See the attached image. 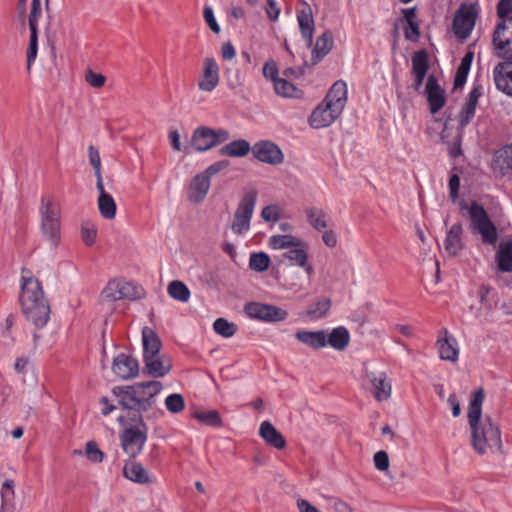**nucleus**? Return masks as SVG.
Returning <instances> with one entry per match:
<instances>
[{
    "label": "nucleus",
    "instance_id": "dca6fc26",
    "mask_svg": "<svg viewBox=\"0 0 512 512\" xmlns=\"http://www.w3.org/2000/svg\"><path fill=\"white\" fill-rule=\"evenodd\" d=\"M425 94L429 104L430 112L436 114L446 103L445 92L438 83L435 75L431 74L427 78Z\"/></svg>",
    "mask_w": 512,
    "mask_h": 512
},
{
    "label": "nucleus",
    "instance_id": "7ed1b4c3",
    "mask_svg": "<svg viewBox=\"0 0 512 512\" xmlns=\"http://www.w3.org/2000/svg\"><path fill=\"white\" fill-rule=\"evenodd\" d=\"M347 84L336 81L322 102L312 111L308 118L309 125L314 129L332 125L342 114L347 103Z\"/></svg>",
    "mask_w": 512,
    "mask_h": 512
},
{
    "label": "nucleus",
    "instance_id": "473e14b6",
    "mask_svg": "<svg viewBox=\"0 0 512 512\" xmlns=\"http://www.w3.org/2000/svg\"><path fill=\"white\" fill-rule=\"evenodd\" d=\"M497 268L501 272H512V240L501 241L496 253Z\"/></svg>",
    "mask_w": 512,
    "mask_h": 512
},
{
    "label": "nucleus",
    "instance_id": "423d86ee",
    "mask_svg": "<svg viewBox=\"0 0 512 512\" xmlns=\"http://www.w3.org/2000/svg\"><path fill=\"white\" fill-rule=\"evenodd\" d=\"M230 138V133L224 128L213 129L207 126L196 128L191 137V145L195 151L205 152L220 145Z\"/></svg>",
    "mask_w": 512,
    "mask_h": 512
},
{
    "label": "nucleus",
    "instance_id": "09e8293b",
    "mask_svg": "<svg viewBox=\"0 0 512 512\" xmlns=\"http://www.w3.org/2000/svg\"><path fill=\"white\" fill-rule=\"evenodd\" d=\"M330 306V300L327 298H322L307 310V314L313 318H321L326 315L330 309Z\"/></svg>",
    "mask_w": 512,
    "mask_h": 512
},
{
    "label": "nucleus",
    "instance_id": "f03ea898",
    "mask_svg": "<svg viewBox=\"0 0 512 512\" xmlns=\"http://www.w3.org/2000/svg\"><path fill=\"white\" fill-rule=\"evenodd\" d=\"M19 302L22 313L35 329H41L48 323L51 308L44 296L42 285L28 269L21 271Z\"/></svg>",
    "mask_w": 512,
    "mask_h": 512
},
{
    "label": "nucleus",
    "instance_id": "680f3d73",
    "mask_svg": "<svg viewBox=\"0 0 512 512\" xmlns=\"http://www.w3.org/2000/svg\"><path fill=\"white\" fill-rule=\"evenodd\" d=\"M405 38L410 41H417L420 36L419 23L411 22L407 24L404 30Z\"/></svg>",
    "mask_w": 512,
    "mask_h": 512
},
{
    "label": "nucleus",
    "instance_id": "2f4dec72",
    "mask_svg": "<svg viewBox=\"0 0 512 512\" xmlns=\"http://www.w3.org/2000/svg\"><path fill=\"white\" fill-rule=\"evenodd\" d=\"M297 20L302 37L306 41L307 45L311 46L314 33V19L310 8L298 11Z\"/></svg>",
    "mask_w": 512,
    "mask_h": 512
},
{
    "label": "nucleus",
    "instance_id": "f8f14e48",
    "mask_svg": "<svg viewBox=\"0 0 512 512\" xmlns=\"http://www.w3.org/2000/svg\"><path fill=\"white\" fill-rule=\"evenodd\" d=\"M247 317L262 322H280L288 317V312L272 304L249 302L244 306Z\"/></svg>",
    "mask_w": 512,
    "mask_h": 512
},
{
    "label": "nucleus",
    "instance_id": "37998d69",
    "mask_svg": "<svg viewBox=\"0 0 512 512\" xmlns=\"http://www.w3.org/2000/svg\"><path fill=\"white\" fill-rule=\"evenodd\" d=\"M300 244V240L292 235H273L269 239V246L272 249H290L292 246Z\"/></svg>",
    "mask_w": 512,
    "mask_h": 512
},
{
    "label": "nucleus",
    "instance_id": "a878e982",
    "mask_svg": "<svg viewBox=\"0 0 512 512\" xmlns=\"http://www.w3.org/2000/svg\"><path fill=\"white\" fill-rule=\"evenodd\" d=\"M483 94L481 85H474L460 114V124L466 126L473 119L479 98Z\"/></svg>",
    "mask_w": 512,
    "mask_h": 512
},
{
    "label": "nucleus",
    "instance_id": "0eeeda50",
    "mask_svg": "<svg viewBox=\"0 0 512 512\" xmlns=\"http://www.w3.org/2000/svg\"><path fill=\"white\" fill-rule=\"evenodd\" d=\"M256 200L257 191L254 189L249 190L242 197L231 223V229L235 234L244 235L249 231Z\"/></svg>",
    "mask_w": 512,
    "mask_h": 512
},
{
    "label": "nucleus",
    "instance_id": "5fc2aeb1",
    "mask_svg": "<svg viewBox=\"0 0 512 512\" xmlns=\"http://www.w3.org/2000/svg\"><path fill=\"white\" fill-rule=\"evenodd\" d=\"M203 18L208 27L216 34H219L221 31L220 25L218 24L214 11L211 6H205L203 10Z\"/></svg>",
    "mask_w": 512,
    "mask_h": 512
},
{
    "label": "nucleus",
    "instance_id": "58836bf2",
    "mask_svg": "<svg viewBox=\"0 0 512 512\" xmlns=\"http://www.w3.org/2000/svg\"><path fill=\"white\" fill-rule=\"evenodd\" d=\"M167 293L172 299L182 303H187L191 297V292L187 285L179 280L169 283Z\"/></svg>",
    "mask_w": 512,
    "mask_h": 512
},
{
    "label": "nucleus",
    "instance_id": "69168bd1",
    "mask_svg": "<svg viewBox=\"0 0 512 512\" xmlns=\"http://www.w3.org/2000/svg\"><path fill=\"white\" fill-rule=\"evenodd\" d=\"M459 187L460 178L457 174H453L449 179V190L452 199H456L458 197Z\"/></svg>",
    "mask_w": 512,
    "mask_h": 512
},
{
    "label": "nucleus",
    "instance_id": "864d4df0",
    "mask_svg": "<svg viewBox=\"0 0 512 512\" xmlns=\"http://www.w3.org/2000/svg\"><path fill=\"white\" fill-rule=\"evenodd\" d=\"M86 82L93 88H102L106 83V77L101 73H96L93 70H87L85 74Z\"/></svg>",
    "mask_w": 512,
    "mask_h": 512
},
{
    "label": "nucleus",
    "instance_id": "052dcab7",
    "mask_svg": "<svg viewBox=\"0 0 512 512\" xmlns=\"http://www.w3.org/2000/svg\"><path fill=\"white\" fill-rule=\"evenodd\" d=\"M229 164L230 163L228 160H220L208 166L202 173L211 180V177L213 175L226 169L229 166Z\"/></svg>",
    "mask_w": 512,
    "mask_h": 512
},
{
    "label": "nucleus",
    "instance_id": "ddd939ff",
    "mask_svg": "<svg viewBox=\"0 0 512 512\" xmlns=\"http://www.w3.org/2000/svg\"><path fill=\"white\" fill-rule=\"evenodd\" d=\"M252 153L258 161L270 165L281 164L284 160V155L279 146L269 140L256 142L252 146Z\"/></svg>",
    "mask_w": 512,
    "mask_h": 512
},
{
    "label": "nucleus",
    "instance_id": "6ab92c4d",
    "mask_svg": "<svg viewBox=\"0 0 512 512\" xmlns=\"http://www.w3.org/2000/svg\"><path fill=\"white\" fill-rule=\"evenodd\" d=\"M429 70V58L425 50L416 51L412 56L413 88L419 91Z\"/></svg>",
    "mask_w": 512,
    "mask_h": 512
},
{
    "label": "nucleus",
    "instance_id": "4468645a",
    "mask_svg": "<svg viewBox=\"0 0 512 512\" xmlns=\"http://www.w3.org/2000/svg\"><path fill=\"white\" fill-rule=\"evenodd\" d=\"M220 81L219 65L214 58H206L203 61L202 73L198 78V88L203 92H212Z\"/></svg>",
    "mask_w": 512,
    "mask_h": 512
},
{
    "label": "nucleus",
    "instance_id": "4d7b16f0",
    "mask_svg": "<svg viewBox=\"0 0 512 512\" xmlns=\"http://www.w3.org/2000/svg\"><path fill=\"white\" fill-rule=\"evenodd\" d=\"M261 217L265 221H277L281 217L280 208L277 205H268L264 207L261 211Z\"/></svg>",
    "mask_w": 512,
    "mask_h": 512
},
{
    "label": "nucleus",
    "instance_id": "3c124183",
    "mask_svg": "<svg viewBox=\"0 0 512 512\" xmlns=\"http://www.w3.org/2000/svg\"><path fill=\"white\" fill-rule=\"evenodd\" d=\"M38 52V35L36 29H30L29 46L27 49V68L30 69L35 61Z\"/></svg>",
    "mask_w": 512,
    "mask_h": 512
},
{
    "label": "nucleus",
    "instance_id": "e433bc0d",
    "mask_svg": "<svg viewBox=\"0 0 512 512\" xmlns=\"http://www.w3.org/2000/svg\"><path fill=\"white\" fill-rule=\"evenodd\" d=\"M308 223L317 231H322L328 226L326 212L318 207H310L305 210Z\"/></svg>",
    "mask_w": 512,
    "mask_h": 512
},
{
    "label": "nucleus",
    "instance_id": "72a5a7b5",
    "mask_svg": "<svg viewBox=\"0 0 512 512\" xmlns=\"http://www.w3.org/2000/svg\"><path fill=\"white\" fill-rule=\"evenodd\" d=\"M250 151H252L250 143L245 139H238L224 145L219 153L228 157H245Z\"/></svg>",
    "mask_w": 512,
    "mask_h": 512
},
{
    "label": "nucleus",
    "instance_id": "0e129e2a",
    "mask_svg": "<svg viewBox=\"0 0 512 512\" xmlns=\"http://www.w3.org/2000/svg\"><path fill=\"white\" fill-rule=\"evenodd\" d=\"M266 14L271 21L275 22L278 20L280 8L275 0H267Z\"/></svg>",
    "mask_w": 512,
    "mask_h": 512
},
{
    "label": "nucleus",
    "instance_id": "2eb2a0df",
    "mask_svg": "<svg viewBox=\"0 0 512 512\" xmlns=\"http://www.w3.org/2000/svg\"><path fill=\"white\" fill-rule=\"evenodd\" d=\"M101 295L108 301H117L125 298L133 299L138 297L135 286L132 283L122 280H112L108 282Z\"/></svg>",
    "mask_w": 512,
    "mask_h": 512
},
{
    "label": "nucleus",
    "instance_id": "393cba45",
    "mask_svg": "<svg viewBox=\"0 0 512 512\" xmlns=\"http://www.w3.org/2000/svg\"><path fill=\"white\" fill-rule=\"evenodd\" d=\"M259 435L267 445L275 449L282 450L286 447L285 438L269 421H263L261 423Z\"/></svg>",
    "mask_w": 512,
    "mask_h": 512
},
{
    "label": "nucleus",
    "instance_id": "20e7f679",
    "mask_svg": "<svg viewBox=\"0 0 512 512\" xmlns=\"http://www.w3.org/2000/svg\"><path fill=\"white\" fill-rule=\"evenodd\" d=\"M162 390L159 381L135 383L120 392L114 393L119 397V403L126 409L148 411L153 405V398Z\"/></svg>",
    "mask_w": 512,
    "mask_h": 512
},
{
    "label": "nucleus",
    "instance_id": "9b49d317",
    "mask_svg": "<svg viewBox=\"0 0 512 512\" xmlns=\"http://www.w3.org/2000/svg\"><path fill=\"white\" fill-rule=\"evenodd\" d=\"M478 17V9L473 4H462L453 18V32L460 39H467Z\"/></svg>",
    "mask_w": 512,
    "mask_h": 512
},
{
    "label": "nucleus",
    "instance_id": "bf43d9fd",
    "mask_svg": "<svg viewBox=\"0 0 512 512\" xmlns=\"http://www.w3.org/2000/svg\"><path fill=\"white\" fill-rule=\"evenodd\" d=\"M263 76L266 79H269L275 83V80H278L280 77H278V67L276 62L274 61H267L263 66Z\"/></svg>",
    "mask_w": 512,
    "mask_h": 512
},
{
    "label": "nucleus",
    "instance_id": "bb28decb",
    "mask_svg": "<svg viewBox=\"0 0 512 512\" xmlns=\"http://www.w3.org/2000/svg\"><path fill=\"white\" fill-rule=\"evenodd\" d=\"M144 372L154 378L167 375L171 370L169 360H164L160 355L143 359Z\"/></svg>",
    "mask_w": 512,
    "mask_h": 512
},
{
    "label": "nucleus",
    "instance_id": "a211bd4d",
    "mask_svg": "<svg viewBox=\"0 0 512 512\" xmlns=\"http://www.w3.org/2000/svg\"><path fill=\"white\" fill-rule=\"evenodd\" d=\"M366 377L371 384V393L374 398L381 402L391 396L392 386L385 372H367Z\"/></svg>",
    "mask_w": 512,
    "mask_h": 512
},
{
    "label": "nucleus",
    "instance_id": "de8ad7c7",
    "mask_svg": "<svg viewBox=\"0 0 512 512\" xmlns=\"http://www.w3.org/2000/svg\"><path fill=\"white\" fill-rule=\"evenodd\" d=\"M167 410L173 414L181 412L185 408V401L181 394H170L165 399Z\"/></svg>",
    "mask_w": 512,
    "mask_h": 512
},
{
    "label": "nucleus",
    "instance_id": "79ce46f5",
    "mask_svg": "<svg viewBox=\"0 0 512 512\" xmlns=\"http://www.w3.org/2000/svg\"><path fill=\"white\" fill-rule=\"evenodd\" d=\"M192 417L197 419L199 422L209 426L217 427L221 426L222 420L219 413L216 410H195L192 412Z\"/></svg>",
    "mask_w": 512,
    "mask_h": 512
},
{
    "label": "nucleus",
    "instance_id": "cd10ccee",
    "mask_svg": "<svg viewBox=\"0 0 512 512\" xmlns=\"http://www.w3.org/2000/svg\"><path fill=\"white\" fill-rule=\"evenodd\" d=\"M96 188L99 191L98 209L101 216L108 220L114 219L117 207L113 197L105 191L103 181L101 186L96 183Z\"/></svg>",
    "mask_w": 512,
    "mask_h": 512
},
{
    "label": "nucleus",
    "instance_id": "6e6d98bb",
    "mask_svg": "<svg viewBox=\"0 0 512 512\" xmlns=\"http://www.w3.org/2000/svg\"><path fill=\"white\" fill-rule=\"evenodd\" d=\"M41 15V3L40 0H32L31 3V11L29 14V29H36L37 30V22Z\"/></svg>",
    "mask_w": 512,
    "mask_h": 512
},
{
    "label": "nucleus",
    "instance_id": "13d9d810",
    "mask_svg": "<svg viewBox=\"0 0 512 512\" xmlns=\"http://www.w3.org/2000/svg\"><path fill=\"white\" fill-rule=\"evenodd\" d=\"M375 468L379 471H386L389 468V457L385 451H378L373 457Z\"/></svg>",
    "mask_w": 512,
    "mask_h": 512
},
{
    "label": "nucleus",
    "instance_id": "c03bdc74",
    "mask_svg": "<svg viewBox=\"0 0 512 512\" xmlns=\"http://www.w3.org/2000/svg\"><path fill=\"white\" fill-rule=\"evenodd\" d=\"M213 330L224 338H230L237 332V325L225 318H217L213 323Z\"/></svg>",
    "mask_w": 512,
    "mask_h": 512
},
{
    "label": "nucleus",
    "instance_id": "f3484780",
    "mask_svg": "<svg viewBox=\"0 0 512 512\" xmlns=\"http://www.w3.org/2000/svg\"><path fill=\"white\" fill-rule=\"evenodd\" d=\"M112 371L117 377L127 380L138 375L139 364L136 358L120 353L114 357Z\"/></svg>",
    "mask_w": 512,
    "mask_h": 512
},
{
    "label": "nucleus",
    "instance_id": "6e6552de",
    "mask_svg": "<svg viewBox=\"0 0 512 512\" xmlns=\"http://www.w3.org/2000/svg\"><path fill=\"white\" fill-rule=\"evenodd\" d=\"M469 215L473 229L481 234L483 242L495 244L498 237L497 230L485 209L474 202L470 207Z\"/></svg>",
    "mask_w": 512,
    "mask_h": 512
},
{
    "label": "nucleus",
    "instance_id": "c85d7f7f",
    "mask_svg": "<svg viewBox=\"0 0 512 512\" xmlns=\"http://www.w3.org/2000/svg\"><path fill=\"white\" fill-rule=\"evenodd\" d=\"M282 256L283 258L288 259L292 265L304 268L308 275L312 274L313 268L307 263L308 255L301 241L300 244L288 249V251L283 253Z\"/></svg>",
    "mask_w": 512,
    "mask_h": 512
},
{
    "label": "nucleus",
    "instance_id": "774afa93",
    "mask_svg": "<svg viewBox=\"0 0 512 512\" xmlns=\"http://www.w3.org/2000/svg\"><path fill=\"white\" fill-rule=\"evenodd\" d=\"M297 508L299 512H320V510L305 499L297 500Z\"/></svg>",
    "mask_w": 512,
    "mask_h": 512
},
{
    "label": "nucleus",
    "instance_id": "9d476101",
    "mask_svg": "<svg viewBox=\"0 0 512 512\" xmlns=\"http://www.w3.org/2000/svg\"><path fill=\"white\" fill-rule=\"evenodd\" d=\"M492 36V43L499 58L512 60V17L500 18Z\"/></svg>",
    "mask_w": 512,
    "mask_h": 512
},
{
    "label": "nucleus",
    "instance_id": "4be33fe9",
    "mask_svg": "<svg viewBox=\"0 0 512 512\" xmlns=\"http://www.w3.org/2000/svg\"><path fill=\"white\" fill-rule=\"evenodd\" d=\"M439 356L442 360L455 362L458 360L459 350L457 348L456 339L449 334L446 328L440 332V336L436 342Z\"/></svg>",
    "mask_w": 512,
    "mask_h": 512
},
{
    "label": "nucleus",
    "instance_id": "412c9836",
    "mask_svg": "<svg viewBox=\"0 0 512 512\" xmlns=\"http://www.w3.org/2000/svg\"><path fill=\"white\" fill-rule=\"evenodd\" d=\"M123 476L137 484H152L155 477L139 462L127 461L123 466Z\"/></svg>",
    "mask_w": 512,
    "mask_h": 512
},
{
    "label": "nucleus",
    "instance_id": "5701e85b",
    "mask_svg": "<svg viewBox=\"0 0 512 512\" xmlns=\"http://www.w3.org/2000/svg\"><path fill=\"white\" fill-rule=\"evenodd\" d=\"M211 186V180L202 172L195 175L189 185L188 199L194 204L201 203L207 196Z\"/></svg>",
    "mask_w": 512,
    "mask_h": 512
},
{
    "label": "nucleus",
    "instance_id": "338daca9",
    "mask_svg": "<svg viewBox=\"0 0 512 512\" xmlns=\"http://www.w3.org/2000/svg\"><path fill=\"white\" fill-rule=\"evenodd\" d=\"M236 55L234 46L231 43H224L221 47V56L224 60H232Z\"/></svg>",
    "mask_w": 512,
    "mask_h": 512
},
{
    "label": "nucleus",
    "instance_id": "4c0bfd02",
    "mask_svg": "<svg viewBox=\"0 0 512 512\" xmlns=\"http://www.w3.org/2000/svg\"><path fill=\"white\" fill-rule=\"evenodd\" d=\"M333 47V35L330 31H325L316 40L315 47L313 49V58L315 61L321 60L325 57Z\"/></svg>",
    "mask_w": 512,
    "mask_h": 512
},
{
    "label": "nucleus",
    "instance_id": "7c9ffc66",
    "mask_svg": "<svg viewBox=\"0 0 512 512\" xmlns=\"http://www.w3.org/2000/svg\"><path fill=\"white\" fill-rule=\"evenodd\" d=\"M143 359L159 355L161 341L156 333L148 327L142 330Z\"/></svg>",
    "mask_w": 512,
    "mask_h": 512
},
{
    "label": "nucleus",
    "instance_id": "49530a36",
    "mask_svg": "<svg viewBox=\"0 0 512 512\" xmlns=\"http://www.w3.org/2000/svg\"><path fill=\"white\" fill-rule=\"evenodd\" d=\"M88 158H89V163L90 165L93 167L94 169V173H95V176H96V183L99 184V186H101V182L103 181L102 179V168H101V158H100V154H99V151L96 147L90 145L89 148H88Z\"/></svg>",
    "mask_w": 512,
    "mask_h": 512
},
{
    "label": "nucleus",
    "instance_id": "39448f33",
    "mask_svg": "<svg viewBox=\"0 0 512 512\" xmlns=\"http://www.w3.org/2000/svg\"><path fill=\"white\" fill-rule=\"evenodd\" d=\"M40 216L42 235L51 247L56 248L60 242L61 208L52 196H42Z\"/></svg>",
    "mask_w": 512,
    "mask_h": 512
},
{
    "label": "nucleus",
    "instance_id": "c9c22d12",
    "mask_svg": "<svg viewBox=\"0 0 512 512\" xmlns=\"http://www.w3.org/2000/svg\"><path fill=\"white\" fill-rule=\"evenodd\" d=\"M273 87L275 93L284 98L299 99L303 96V91L301 89L297 88L293 83L287 81L284 78L275 80Z\"/></svg>",
    "mask_w": 512,
    "mask_h": 512
},
{
    "label": "nucleus",
    "instance_id": "e2e57ef3",
    "mask_svg": "<svg viewBox=\"0 0 512 512\" xmlns=\"http://www.w3.org/2000/svg\"><path fill=\"white\" fill-rule=\"evenodd\" d=\"M512 12V0H500L497 6V14L499 18L510 17Z\"/></svg>",
    "mask_w": 512,
    "mask_h": 512
},
{
    "label": "nucleus",
    "instance_id": "1a4fd4ad",
    "mask_svg": "<svg viewBox=\"0 0 512 512\" xmlns=\"http://www.w3.org/2000/svg\"><path fill=\"white\" fill-rule=\"evenodd\" d=\"M124 452L130 457L139 455L147 441V426L140 419L136 426L125 428L120 435Z\"/></svg>",
    "mask_w": 512,
    "mask_h": 512
},
{
    "label": "nucleus",
    "instance_id": "ea45409f",
    "mask_svg": "<svg viewBox=\"0 0 512 512\" xmlns=\"http://www.w3.org/2000/svg\"><path fill=\"white\" fill-rule=\"evenodd\" d=\"M494 162L503 173L512 171V143L496 152Z\"/></svg>",
    "mask_w": 512,
    "mask_h": 512
},
{
    "label": "nucleus",
    "instance_id": "c756f323",
    "mask_svg": "<svg viewBox=\"0 0 512 512\" xmlns=\"http://www.w3.org/2000/svg\"><path fill=\"white\" fill-rule=\"evenodd\" d=\"M462 227L460 224H454L447 232L444 248L450 256H456L463 248Z\"/></svg>",
    "mask_w": 512,
    "mask_h": 512
},
{
    "label": "nucleus",
    "instance_id": "a19ab883",
    "mask_svg": "<svg viewBox=\"0 0 512 512\" xmlns=\"http://www.w3.org/2000/svg\"><path fill=\"white\" fill-rule=\"evenodd\" d=\"M472 59L473 54L471 52L467 53L463 57L454 78V89L461 88L465 84L470 70Z\"/></svg>",
    "mask_w": 512,
    "mask_h": 512
},
{
    "label": "nucleus",
    "instance_id": "b1692460",
    "mask_svg": "<svg viewBox=\"0 0 512 512\" xmlns=\"http://www.w3.org/2000/svg\"><path fill=\"white\" fill-rule=\"evenodd\" d=\"M295 338L302 344L318 350L327 346V334L324 330L309 331L298 330L295 333Z\"/></svg>",
    "mask_w": 512,
    "mask_h": 512
},
{
    "label": "nucleus",
    "instance_id": "8fccbe9b",
    "mask_svg": "<svg viewBox=\"0 0 512 512\" xmlns=\"http://www.w3.org/2000/svg\"><path fill=\"white\" fill-rule=\"evenodd\" d=\"M81 238L87 246H92L97 238V228L91 222H83L81 225Z\"/></svg>",
    "mask_w": 512,
    "mask_h": 512
},
{
    "label": "nucleus",
    "instance_id": "a18cd8bd",
    "mask_svg": "<svg viewBox=\"0 0 512 512\" xmlns=\"http://www.w3.org/2000/svg\"><path fill=\"white\" fill-rule=\"evenodd\" d=\"M270 257L264 252L252 253L249 258V267L256 272H264L269 268Z\"/></svg>",
    "mask_w": 512,
    "mask_h": 512
},
{
    "label": "nucleus",
    "instance_id": "aec40b11",
    "mask_svg": "<svg viewBox=\"0 0 512 512\" xmlns=\"http://www.w3.org/2000/svg\"><path fill=\"white\" fill-rule=\"evenodd\" d=\"M493 79L499 91L512 96V60L497 64L493 69Z\"/></svg>",
    "mask_w": 512,
    "mask_h": 512
},
{
    "label": "nucleus",
    "instance_id": "f704fd0d",
    "mask_svg": "<svg viewBox=\"0 0 512 512\" xmlns=\"http://www.w3.org/2000/svg\"><path fill=\"white\" fill-rule=\"evenodd\" d=\"M350 342V334L349 331L343 327L339 326L334 328L327 335V345L332 347L335 350L343 351L349 345Z\"/></svg>",
    "mask_w": 512,
    "mask_h": 512
},
{
    "label": "nucleus",
    "instance_id": "f257e3e1",
    "mask_svg": "<svg viewBox=\"0 0 512 512\" xmlns=\"http://www.w3.org/2000/svg\"><path fill=\"white\" fill-rule=\"evenodd\" d=\"M484 399L485 392L483 388L476 389L472 393L467 415L470 428V443L479 455L501 452L503 446L499 426L489 416L482 418Z\"/></svg>",
    "mask_w": 512,
    "mask_h": 512
},
{
    "label": "nucleus",
    "instance_id": "603ef678",
    "mask_svg": "<svg viewBox=\"0 0 512 512\" xmlns=\"http://www.w3.org/2000/svg\"><path fill=\"white\" fill-rule=\"evenodd\" d=\"M85 454L86 457L94 463H100L104 459V453L98 448V445L94 441H89L86 444Z\"/></svg>",
    "mask_w": 512,
    "mask_h": 512
}]
</instances>
